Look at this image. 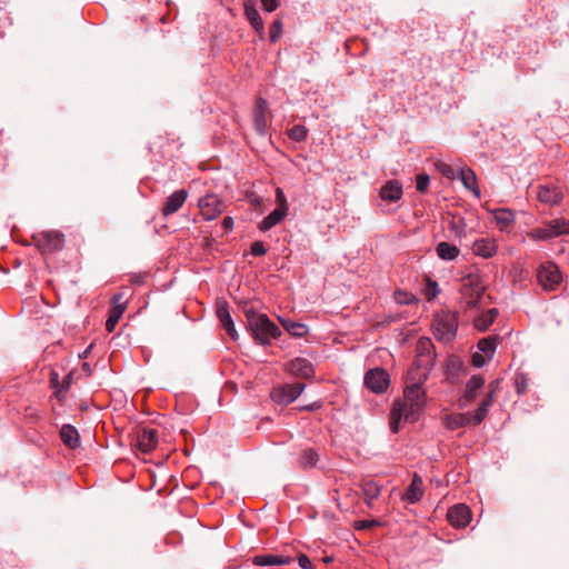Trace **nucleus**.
<instances>
[{
    "label": "nucleus",
    "mask_w": 569,
    "mask_h": 569,
    "mask_svg": "<svg viewBox=\"0 0 569 569\" xmlns=\"http://www.w3.org/2000/svg\"><path fill=\"white\" fill-rule=\"evenodd\" d=\"M421 383L422 380H418L407 386L403 398L395 401L390 413V429L393 433L399 431L401 419L413 422L417 413L423 408L426 395Z\"/></svg>",
    "instance_id": "nucleus-1"
},
{
    "label": "nucleus",
    "mask_w": 569,
    "mask_h": 569,
    "mask_svg": "<svg viewBox=\"0 0 569 569\" xmlns=\"http://www.w3.org/2000/svg\"><path fill=\"white\" fill-rule=\"evenodd\" d=\"M280 336L281 330L266 315L254 317L253 307L251 306V337L254 341L266 346Z\"/></svg>",
    "instance_id": "nucleus-2"
},
{
    "label": "nucleus",
    "mask_w": 569,
    "mask_h": 569,
    "mask_svg": "<svg viewBox=\"0 0 569 569\" xmlns=\"http://www.w3.org/2000/svg\"><path fill=\"white\" fill-rule=\"evenodd\" d=\"M432 328L439 341L450 342L456 337L458 329L457 315L450 311H441L436 316Z\"/></svg>",
    "instance_id": "nucleus-3"
},
{
    "label": "nucleus",
    "mask_w": 569,
    "mask_h": 569,
    "mask_svg": "<svg viewBox=\"0 0 569 569\" xmlns=\"http://www.w3.org/2000/svg\"><path fill=\"white\" fill-rule=\"evenodd\" d=\"M485 286L482 284L480 277L469 274L461 280L460 293L466 307L469 309L477 308L479 301L483 295Z\"/></svg>",
    "instance_id": "nucleus-4"
},
{
    "label": "nucleus",
    "mask_w": 569,
    "mask_h": 569,
    "mask_svg": "<svg viewBox=\"0 0 569 569\" xmlns=\"http://www.w3.org/2000/svg\"><path fill=\"white\" fill-rule=\"evenodd\" d=\"M537 279L545 290H555L562 277L555 263L547 262L538 268Z\"/></svg>",
    "instance_id": "nucleus-5"
},
{
    "label": "nucleus",
    "mask_w": 569,
    "mask_h": 569,
    "mask_svg": "<svg viewBox=\"0 0 569 569\" xmlns=\"http://www.w3.org/2000/svg\"><path fill=\"white\" fill-rule=\"evenodd\" d=\"M33 239L42 252H53L63 247V234L56 231L40 232Z\"/></svg>",
    "instance_id": "nucleus-6"
},
{
    "label": "nucleus",
    "mask_w": 569,
    "mask_h": 569,
    "mask_svg": "<svg viewBox=\"0 0 569 569\" xmlns=\"http://www.w3.org/2000/svg\"><path fill=\"white\" fill-rule=\"evenodd\" d=\"M567 233H569V221L556 219L550 221L546 227L535 230L532 236L539 240H547Z\"/></svg>",
    "instance_id": "nucleus-7"
},
{
    "label": "nucleus",
    "mask_w": 569,
    "mask_h": 569,
    "mask_svg": "<svg viewBox=\"0 0 569 569\" xmlns=\"http://www.w3.org/2000/svg\"><path fill=\"white\" fill-rule=\"evenodd\" d=\"M536 193L537 199L547 206H557L563 199L562 189L553 183L539 184Z\"/></svg>",
    "instance_id": "nucleus-8"
},
{
    "label": "nucleus",
    "mask_w": 569,
    "mask_h": 569,
    "mask_svg": "<svg viewBox=\"0 0 569 569\" xmlns=\"http://www.w3.org/2000/svg\"><path fill=\"white\" fill-rule=\"evenodd\" d=\"M200 213L204 220H213L222 212V202L216 194H206L198 202Z\"/></svg>",
    "instance_id": "nucleus-9"
},
{
    "label": "nucleus",
    "mask_w": 569,
    "mask_h": 569,
    "mask_svg": "<svg viewBox=\"0 0 569 569\" xmlns=\"http://www.w3.org/2000/svg\"><path fill=\"white\" fill-rule=\"evenodd\" d=\"M365 385L372 392L381 393L389 385V376L383 369H371L365 376Z\"/></svg>",
    "instance_id": "nucleus-10"
},
{
    "label": "nucleus",
    "mask_w": 569,
    "mask_h": 569,
    "mask_svg": "<svg viewBox=\"0 0 569 569\" xmlns=\"http://www.w3.org/2000/svg\"><path fill=\"white\" fill-rule=\"evenodd\" d=\"M305 383L296 382L292 385H284L273 391L272 397L276 402L280 405H288L295 401L305 389Z\"/></svg>",
    "instance_id": "nucleus-11"
},
{
    "label": "nucleus",
    "mask_w": 569,
    "mask_h": 569,
    "mask_svg": "<svg viewBox=\"0 0 569 569\" xmlns=\"http://www.w3.org/2000/svg\"><path fill=\"white\" fill-rule=\"evenodd\" d=\"M447 518L453 527L463 528L470 522L471 513L466 505L459 503L448 510Z\"/></svg>",
    "instance_id": "nucleus-12"
},
{
    "label": "nucleus",
    "mask_w": 569,
    "mask_h": 569,
    "mask_svg": "<svg viewBox=\"0 0 569 569\" xmlns=\"http://www.w3.org/2000/svg\"><path fill=\"white\" fill-rule=\"evenodd\" d=\"M216 313L219 318L220 323L224 328V330L228 332V335L233 339H238V333L234 329V323L232 321V318L230 316L229 306L226 301L219 300L216 305Z\"/></svg>",
    "instance_id": "nucleus-13"
},
{
    "label": "nucleus",
    "mask_w": 569,
    "mask_h": 569,
    "mask_svg": "<svg viewBox=\"0 0 569 569\" xmlns=\"http://www.w3.org/2000/svg\"><path fill=\"white\" fill-rule=\"evenodd\" d=\"M270 113L267 109V103L262 98H259L254 107V126L259 134L263 136L267 131Z\"/></svg>",
    "instance_id": "nucleus-14"
},
{
    "label": "nucleus",
    "mask_w": 569,
    "mask_h": 569,
    "mask_svg": "<svg viewBox=\"0 0 569 569\" xmlns=\"http://www.w3.org/2000/svg\"><path fill=\"white\" fill-rule=\"evenodd\" d=\"M158 443V433L154 429L143 428L137 435V445L139 450L144 453L150 452Z\"/></svg>",
    "instance_id": "nucleus-15"
},
{
    "label": "nucleus",
    "mask_w": 569,
    "mask_h": 569,
    "mask_svg": "<svg viewBox=\"0 0 569 569\" xmlns=\"http://www.w3.org/2000/svg\"><path fill=\"white\" fill-rule=\"evenodd\" d=\"M485 386V379L477 375L472 376L467 382L463 397L459 400L460 407H467L478 395V391Z\"/></svg>",
    "instance_id": "nucleus-16"
},
{
    "label": "nucleus",
    "mask_w": 569,
    "mask_h": 569,
    "mask_svg": "<svg viewBox=\"0 0 569 569\" xmlns=\"http://www.w3.org/2000/svg\"><path fill=\"white\" fill-rule=\"evenodd\" d=\"M188 197V193L186 190L181 189L178 191H174L172 194H170L162 208V214L163 216H170L176 213L184 203L186 199Z\"/></svg>",
    "instance_id": "nucleus-17"
},
{
    "label": "nucleus",
    "mask_w": 569,
    "mask_h": 569,
    "mask_svg": "<svg viewBox=\"0 0 569 569\" xmlns=\"http://www.w3.org/2000/svg\"><path fill=\"white\" fill-rule=\"evenodd\" d=\"M402 186L398 180L387 181L380 189V198L388 202H396L402 197Z\"/></svg>",
    "instance_id": "nucleus-18"
},
{
    "label": "nucleus",
    "mask_w": 569,
    "mask_h": 569,
    "mask_svg": "<svg viewBox=\"0 0 569 569\" xmlns=\"http://www.w3.org/2000/svg\"><path fill=\"white\" fill-rule=\"evenodd\" d=\"M288 370L301 378H311L313 376V367L310 361L303 358H296L287 365Z\"/></svg>",
    "instance_id": "nucleus-19"
},
{
    "label": "nucleus",
    "mask_w": 569,
    "mask_h": 569,
    "mask_svg": "<svg viewBox=\"0 0 569 569\" xmlns=\"http://www.w3.org/2000/svg\"><path fill=\"white\" fill-rule=\"evenodd\" d=\"M422 483L423 482L421 477L415 473L410 486L402 496V499L409 501L410 503L418 502L423 495Z\"/></svg>",
    "instance_id": "nucleus-20"
},
{
    "label": "nucleus",
    "mask_w": 569,
    "mask_h": 569,
    "mask_svg": "<svg viewBox=\"0 0 569 569\" xmlns=\"http://www.w3.org/2000/svg\"><path fill=\"white\" fill-rule=\"evenodd\" d=\"M472 250L477 256L490 258L496 253L497 246L493 240L480 239L473 242Z\"/></svg>",
    "instance_id": "nucleus-21"
},
{
    "label": "nucleus",
    "mask_w": 569,
    "mask_h": 569,
    "mask_svg": "<svg viewBox=\"0 0 569 569\" xmlns=\"http://www.w3.org/2000/svg\"><path fill=\"white\" fill-rule=\"evenodd\" d=\"M60 437L63 443L71 449H76L79 446L80 437L78 430L71 425H63L61 427Z\"/></svg>",
    "instance_id": "nucleus-22"
},
{
    "label": "nucleus",
    "mask_w": 569,
    "mask_h": 569,
    "mask_svg": "<svg viewBox=\"0 0 569 569\" xmlns=\"http://www.w3.org/2000/svg\"><path fill=\"white\" fill-rule=\"evenodd\" d=\"M460 180L467 189L473 192L476 197H480V191L477 186V177L472 169L468 167L461 168Z\"/></svg>",
    "instance_id": "nucleus-23"
},
{
    "label": "nucleus",
    "mask_w": 569,
    "mask_h": 569,
    "mask_svg": "<svg viewBox=\"0 0 569 569\" xmlns=\"http://www.w3.org/2000/svg\"><path fill=\"white\" fill-rule=\"evenodd\" d=\"M446 426L450 430H456L468 425H472L471 413H456L446 417Z\"/></svg>",
    "instance_id": "nucleus-24"
},
{
    "label": "nucleus",
    "mask_w": 569,
    "mask_h": 569,
    "mask_svg": "<svg viewBox=\"0 0 569 569\" xmlns=\"http://www.w3.org/2000/svg\"><path fill=\"white\" fill-rule=\"evenodd\" d=\"M287 213L286 207H280L270 212L259 224V229L267 231L276 226Z\"/></svg>",
    "instance_id": "nucleus-25"
},
{
    "label": "nucleus",
    "mask_w": 569,
    "mask_h": 569,
    "mask_svg": "<svg viewBox=\"0 0 569 569\" xmlns=\"http://www.w3.org/2000/svg\"><path fill=\"white\" fill-rule=\"evenodd\" d=\"M252 561L257 566H282V565H289L291 562V558L266 555V556H256Z\"/></svg>",
    "instance_id": "nucleus-26"
},
{
    "label": "nucleus",
    "mask_w": 569,
    "mask_h": 569,
    "mask_svg": "<svg viewBox=\"0 0 569 569\" xmlns=\"http://www.w3.org/2000/svg\"><path fill=\"white\" fill-rule=\"evenodd\" d=\"M435 365V357H423V356H416L415 366L416 369L419 371L418 380H425L427 379V376L429 371L432 369Z\"/></svg>",
    "instance_id": "nucleus-27"
},
{
    "label": "nucleus",
    "mask_w": 569,
    "mask_h": 569,
    "mask_svg": "<svg viewBox=\"0 0 569 569\" xmlns=\"http://www.w3.org/2000/svg\"><path fill=\"white\" fill-rule=\"evenodd\" d=\"M498 315L497 309H490L483 312L480 317L475 319V326L480 331H486L490 325L495 321Z\"/></svg>",
    "instance_id": "nucleus-28"
},
{
    "label": "nucleus",
    "mask_w": 569,
    "mask_h": 569,
    "mask_svg": "<svg viewBox=\"0 0 569 569\" xmlns=\"http://www.w3.org/2000/svg\"><path fill=\"white\" fill-rule=\"evenodd\" d=\"M436 250L438 256L443 260H453L459 254V249L449 242H440Z\"/></svg>",
    "instance_id": "nucleus-29"
},
{
    "label": "nucleus",
    "mask_w": 569,
    "mask_h": 569,
    "mask_svg": "<svg viewBox=\"0 0 569 569\" xmlns=\"http://www.w3.org/2000/svg\"><path fill=\"white\" fill-rule=\"evenodd\" d=\"M280 322L282 327L293 337L301 338L308 332L307 327L300 322L284 319H280Z\"/></svg>",
    "instance_id": "nucleus-30"
},
{
    "label": "nucleus",
    "mask_w": 569,
    "mask_h": 569,
    "mask_svg": "<svg viewBox=\"0 0 569 569\" xmlns=\"http://www.w3.org/2000/svg\"><path fill=\"white\" fill-rule=\"evenodd\" d=\"M361 488L368 505H370L373 499L378 498L381 491L380 487L373 480H365Z\"/></svg>",
    "instance_id": "nucleus-31"
},
{
    "label": "nucleus",
    "mask_w": 569,
    "mask_h": 569,
    "mask_svg": "<svg viewBox=\"0 0 569 569\" xmlns=\"http://www.w3.org/2000/svg\"><path fill=\"white\" fill-rule=\"evenodd\" d=\"M319 460V455L315 449H306L301 452L299 458V465L302 468L315 467Z\"/></svg>",
    "instance_id": "nucleus-32"
},
{
    "label": "nucleus",
    "mask_w": 569,
    "mask_h": 569,
    "mask_svg": "<svg viewBox=\"0 0 569 569\" xmlns=\"http://www.w3.org/2000/svg\"><path fill=\"white\" fill-rule=\"evenodd\" d=\"M495 219L496 222L500 226V228L505 229L513 222L515 214L509 209H498L495 211Z\"/></svg>",
    "instance_id": "nucleus-33"
},
{
    "label": "nucleus",
    "mask_w": 569,
    "mask_h": 569,
    "mask_svg": "<svg viewBox=\"0 0 569 569\" xmlns=\"http://www.w3.org/2000/svg\"><path fill=\"white\" fill-rule=\"evenodd\" d=\"M124 312V307H111L109 318L106 321V330L112 332Z\"/></svg>",
    "instance_id": "nucleus-34"
},
{
    "label": "nucleus",
    "mask_w": 569,
    "mask_h": 569,
    "mask_svg": "<svg viewBox=\"0 0 569 569\" xmlns=\"http://www.w3.org/2000/svg\"><path fill=\"white\" fill-rule=\"evenodd\" d=\"M433 345L429 338H421L417 343V355L423 357H435Z\"/></svg>",
    "instance_id": "nucleus-35"
},
{
    "label": "nucleus",
    "mask_w": 569,
    "mask_h": 569,
    "mask_svg": "<svg viewBox=\"0 0 569 569\" xmlns=\"http://www.w3.org/2000/svg\"><path fill=\"white\" fill-rule=\"evenodd\" d=\"M497 338H483L478 342V349L485 353L487 358H491L496 350Z\"/></svg>",
    "instance_id": "nucleus-36"
},
{
    "label": "nucleus",
    "mask_w": 569,
    "mask_h": 569,
    "mask_svg": "<svg viewBox=\"0 0 569 569\" xmlns=\"http://www.w3.org/2000/svg\"><path fill=\"white\" fill-rule=\"evenodd\" d=\"M308 130L302 124H296L289 130L290 139L295 141H303L307 138Z\"/></svg>",
    "instance_id": "nucleus-37"
},
{
    "label": "nucleus",
    "mask_w": 569,
    "mask_h": 569,
    "mask_svg": "<svg viewBox=\"0 0 569 569\" xmlns=\"http://www.w3.org/2000/svg\"><path fill=\"white\" fill-rule=\"evenodd\" d=\"M486 405L487 403L481 402L476 412L473 415L471 413V420L473 426H478L485 420L489 410V408Z\"/></svg>",
    "instance_id": "nucleus-38"
},
{
    "label": "nucleus",
    "mask_w": 569,
    "mask_h": 569,
    "mask_svg": "<svg viewBox=\"0 0 569 569\" xmlns=\"http://www.w3.org/2000/svg\"><path fill=\"white\" fill-rule=\"evenodd\" d=\"M436 168L446 178L451 179V180L456 178V171L451 166H449L445 162H437Z\"/></svg>",
    "instance_id": "nucleus-39"
},
{
    "label": "nucleus",
    "mask_w": 569,
    "mask_h": 569,
    "mask_svg": "<svg viewBox=\"0 0 569 569\" xmlns=\"http://www.w3.org/2000/svg\"><path fill=\"white\" fill-rule=\"evenodd\" d=\"M395 299L399 305H409L413 301L415 297L411 293L398 290L395 292Z\"/></svg>",
    "instance_id": "nucleus-40"
},
{
    "label": "nucleus",
    "mask_w": 569,
    "mask_h": 569,
    "mask_svg": "<svg viewBox=\"0 0 569 569\" xmlns=\"http://www.w3.org/2000/svg\"><path fill=\"white\" fill-rule=\"evenodd\" d=\"M281 30H282V24L279 20H276L271 26H270V29H269V36H270V40L272 42H276L279 37H280V33H281Z\"/></svg>",
    "instance_id": "nucleus-41"
},
{
    "label": "nucleus",
    "mask_w": 569,
    "mask_h": 569,
    "mask_svg": "<svg viewBox=\"0 0 569 569\" xmlns=\"http://www.w3.org/2000/svg\"><path fill=\"white\" fill-rule=\"evenodd\" d=\"M251 28L256 29L258 32H261L263 30V23L262 20L253 8H251Z\"/></svg>",
    "instance_id": "nucleus-42"
},
{
    "label": "nucleus",
    "mask_w": 569,
    "mask_h": 569,
    "mask_svg": "<svg viewBox=\"0 0 569 569\" xmlns=\"http://www.w3.org/2000/svg\"><path fill=\"white\" fill-rule=\"evenodd\" d=\"M429 177L425 173L417 176V184L416 188L420 192H425L428 189L429 186Z\"/></svg>",
    "instance_id": "nucleus-43"
},
{
    "label": "nucleus",
    "mask_w": 569,
    "mask_h": 569,
    "mask_svg": "<svg viewBox=\"0 0 569 569\" xmlns=\"http://www.w3.org/2000/svg\"><path fill=\"white\" fill-rule=\"evenodd\" d=\"M497 386H498V381L491 382L489 386V388H490L489 392L487 393L485 399L481 401L482 403H487L486 406L488 408H490L493 403V397H495V393L497 390Z\"/></svg>",
    "instance_id": "nucleus-44"
},
{
    "label": "nucleus",
    "mask_w": 569,
    "mask_h": 569,
    "mask_svg": "<svg viewBox=\"0 0 569 569\" xmlns=\"http://www.w3.org/2000/svg\"><path fill=\"white\" fill-rule=\"evenodd\" d=\"M267 252L264 244L262 241H256L251 243V254L252 256H263Z\"/></svg>",
    "instance_id": "nucleus-45"
},
{
    "label": "nucleus",
    "mask_w": 569,
    "mask_h": 569,
    "mask_svg": "<svg viewBox=\"0 0 569 569\" xmlns=\"http://www.w3.org/2000/svg\"><path fill=\"white\" fill-rule=\"evenodd\" d=\"M298 563L299 566L302 568V569H311L312 568V562L311 560L303 553H301L299 557H298Z\"/></svg>",
    "instance_id": "nucleus-46"
},
{
    "label": "nucleus",
    "mask_w": 569,
    "mask_h": 569,
    "mask_svg": "<svg viewBox=\"0 0 569 569\" xmlns=\"http://www.w3.org/2000/svg\"><path fill=\"white\" fill-rule=\"evenodd\" d=\"M127 300L124 299L122 293H116L112 297V307H124L126 308Z\"/></svg>",
    "instance_id": "nucleus-47"
},
{
    "label": "nucleus",
    "mask_w": 569,
    "mask_h": 569,
    "mask_svg": "<svg viewBox=\"0 0 569 569\" xmlns=\"http://www.w3.org/2000/svg\"><path fill=\"white\" fill-rule=\"evenodd\" d=\"M438 291H439L438 290V284L436 282H431L430 281L429 282V288H428V290L426 292L427 299L428 300L433 299L437 296Z\"/></svg>",
    "instance_id": "nucleus-48"
},
{
    "label": "nucleus",
    "mask_w": 569,
    "mask_h": 569,
    "mask_svg": "<svg viewBox=\"0 0 569 569\" xmlns=\"http://www.w3.org/2000/svg\"><path fill=\"white\" fill-rule=\"evenodd\" d=\"M472 363L475 367H482L486 363V358L483 355L476 352L472 355Z\"/></svg>",
    "instance_id": "nucleus-49"
},
{
    "label": "nucleus",
    "mask_w": 569,
    "mask_h": 569,
    "mask_svg": "<svg viewBox=\"0 0 569 569\" xmlns=\"http://www.w3.org/2000/svg\"><path fill=\"white\" fill-rule=\"evenodd\" d=\"M262 4H263L264 10H267L268 12H272L279 6V1L278 0H262Z\"/></svg>",
    "instance_id": "nucleus-50"
},
{
    "label": "nucleus",
    "mask_w": 569,
    "mask_h": 569,
    "mask_svg": "<svg viewBox=\"0 0 569 569\" xmlns=\"http://www.w3.org/2000/svg\"><path fill=\"white\" fill-rule=\"evenodd\" d=\"M516 388L519 395L523 393L527 388V379L525 377L518 378L516 380Z\"/></svg>",
    "instance_id": "nucleus-51"
},
{
    "label": "nucleus",
    "mask_w": 569,
    "mask_h": 569,
    "mask_svg": "<svg viewBox=\"0 0 569 569\" xmlns=\"http://www.w3.org/2000/svg\"><path fill=\"white\" fill-rule=\"evenodd\" d=\"M222 224H223V228H224L226 230H231V229H232V226H233V220H232V218H230V217H226V218L223 219Z\"/></svg>",
    "instance_id": "nucleus-52"
},
{
    "label": "nucleus",
    "mask_w": 569,
    "mask_h": 569,
    "mask_svg": "<svg viewBox=\"0 0 569 569\" xmlns=\"http://www.w3.org/2000/svg\"><path fill=\"white\" fill-rule=\"evenodd\" d=\"M376 525H378V522L376 520H363V521H361V525L359 526V528H371V527H375Z\"/></svg>",
    "instance_id": "nucleus-53"
},
{
    "label": "nucleus",
    "mask_w": 569,
    "mask_h": 569,
    "mask_svg": "<svg viewBox=\"0 0 569 569\" xmlns=\"http://www.w3.org/2000/svg\"><path fill=\"white\" fill-rule=\"evenodd\" d=\"M277 197L281 203V207H286L288 209L284 196L280 189L277 190Z\"/></svg>",
    "instance_id": "nucleus-54"
},
{
    "label": "nucleus",
    "mask_w": 569,
    "mask_h": 569,
    "mask_svg": "<svg viewBox=\"0 0 569 569\" xmlns=\"http://www.w3.org/2000/svg\"><path fill=\"white\" fill-rule=\"evenodd\" d=\"M243 14L249 19V0H243Z\"/></svg>",
    "instance_id": "nucleus-55"
},
{
    "label": "nucleus",
    "mask_w": 569,
    "mask_h": 569,
    "mask_svg": "<svg viewBox=\"0 0 569 569\" xmlns=\"http://www.w3.org/2000/svg\"><path fill=\"white\" fill-rule=\"evenodd\" d=\"M250 197H251V204H252L253 202L259 203L258 198H253V193H250Z\"/></svg>",
    "instance_id": "nucleus-56"
},
{
    "label": "nucleus",
    "mask_w": 569,
    "mask_h": 569,
    "mask_svg": "<svg viewBox=\"0 0 569 569\" xmlns=\"http://www.w3.org/2000/svg\"><path fill=\"white\" fill-rule=\"evenodd\" d=\"M243 313H244V316L249 319V311L244 309V310H243Z\"/></svg>",
    "instance_id": "nucleus-57"
}]
</instances>
